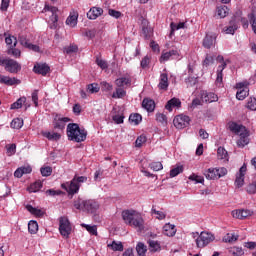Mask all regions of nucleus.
I'll return each mask as SVG.
<instances>
[{
	"label": "nucleus",
	"instance_id": "f257e3e1",
	"mask_svg": "<svg viewBox=\"0 0 256 256\" xmlns=\"http://www.w3.org/2000/svg\"><path fill=\"white\" fill-rule=\"evenodd\" d=\"M122 219L125 225L136 229L140 233L145 229V220L143 219V215H141L140 212H137V210H124L122 212Z\"/></svg>",
	"mask_w": 256,
	"mask_h": 256
},
{
	"label": "nucleus",
	"instance_id": "f03ea898",
	"mask_svg": "<svg viewBox=\"0 0 256 256\" xmlns=\"http://www.w3.org/2000/svg\"><path fill=\"white\" fill-rule=\"evenodd\" d=\"M229 129L232 133L239 136L237 140L238 147H245V145H249V130L241 124H237L235 122H231L229 124Z\"/></svg>",
	"mask_w": 256,
	"mask_h": 256
},
{
	"label": "nucleus",
	"instance_id": "7ed1b4c3",
	"mask_svg": "<svg viewBox=\"0 0 256 256\" xmlns=\"http://www.w3.org/2000/svg\"><path fill=\"white\" fill-rule=\"evenodd\" d=\"M67 137L69 141L82 143L87 139V130L81 129L77 123H70L67 126Z\"/></svg>",
	"mask_w": 256,
	"mask_h": 256
},
{
	"label": "nucleus",
	"instance_id": "20e7f679",
	"mask_svg": "<svg viewBox=\"0 0 256 256\" xmlns=\"http://www.w3.org/2000/svg\"><path fill=\"white\" fill-rule=\"evenodd\" d=\"M87 181V176L75 175L70 182H65L61 184L62 189L67 191L68 195H77L79 189H81V183Z\"/></svg>",
	"mask_w": 256,
	"mask_h": 256
},
{
	"label": "nucleus",
	"instance_id": "39448f33",
	"mask_svg": "<svg viewBox=\"0 0 256 256\" xmlns=\"http://www.w3.org/2000/svg\"><path fill=\"white\" fill-rule=\"evenodd\" d=\"M75 209L79 211H86L87 213H96L100 205L97 200H81L74 201Z\"/></svg>",
	"mask_w": 256,
	"mask_h": 256
},
{
	"label": "nucleus",
	"instance_id": "423d86ee",
	"mask_svg": "<svg viewBox=\"0 0 256 256\" xmlns=\"http://www.w3.org/2000/svg\"><path fill=\"white\" fill-rule=\"evenodd\" d=\"M0 66L5 67V70L8 71L9 73H19L21 71V65L9 58H4L0 56Z\"/></svg>",
	"mask_w": 256,
	"mask_h": 256
},
{
	"label": "nucleus",
	"instance_id": "0eeeda50",
	"mask_svg": "<svg viewBox=\"0 0 256 256\" xmlns=\"http://www.w3.org/2000/svg\"><path fill=\"white\" fill-rule=\"evenodd\" d=\"M215 241V235L211 232L203 231L196 239V245L198 249H203V247H207L209 243H213Z\"/></svg>",
	"mask_w": 256,
	"mask_h": 256
},
{
	"label": "nucleus",
	"instance_id": "6e6552de",
	"mask_svg": "<svg viewBox=\"0 0 256 256\" xmlns=\"http://www.w3.org/2000/svg\"><path fill=\"white\" fill-rule=\"evenodd\" d=\"M227 174V168L221 167V168H209L204 172V175L206 179H221V177H225Z\"/></svg>",
	"mask_w": 256,
	"mask_h": 256
},
{
	"label": "nucleus",
	"instance_id": "1a4fd4ad",
	"mask_svg": "<svg viewBox=\"0 0 256 256\" xmlns=\"http://www.w3.org/2000/svg\"><path fill=\"white\" fill-rule=\"evenodd\" d=\"M236 89H238L236 93V99L239 101H243L246 97L249 96V82L243 81L240 83H236Z\"/></svg>",
	"mask_w": 256,
	"mask_h": 256
},
{
	"label": "nucleus",
	"instance_id": "9d476101",
	"mask_svg": "<svg viewBox=\"0 0 256 256\" xmlns=\"http://www.w3.org/2000/svg\"><path fill=\"white\" fill-rule=\"evenodd\" d=\"M43 12L52 13L50 17V21H51L50 29H57V22L59 21V16L57 15V13H59V9L55 6L45 5Z\"/></svg>",
	"mask_w": 256,
	"mask_h": 256
},
{
	"label": "nucleus",
	"instance_id": "9b49d317",
	"mask_svg": "<svg viewBox=\"0 0 256 256\" xmlns=\"http://www.w3.org/2000/svg\"><path fill=\"white\" fill-rule=\"evenodd\" d=\"M59 231L62 237H69L71 235V223L67 217H61L59 220Z\"/></svg>",
	"mask_w": 256,
	"mask_h": 256
},
{
	"label": "nucleus",
	"instance_id": "f8f14e48",
	"mask_svg": "<svg viewBox=\"0 0 256 256\" xmlns=\"http://www.w3.org/2000/svg\"><path fill=\"white\" fill-rule=\"evenodd\" d=\"M174 127L176 129H185V127H189V123H191V118L185 114L177 115L174 120Z\"/></svg>",
	"mask_w": 256,
	"mask_h": 256
},
{
	"label": "nucleus",
	"instance_id": "ddd939ff",
	"mask_svg": "<svg viewBox=\"0 0 256 256\" xmlns=\"http://www.w3.org/2000/svg\"><path fill=\"white\" fill-rule=\"evenodd\" d=\"M247 173V164H243L239 172L236 174L235 186L241 188L245 185V174Z\"/></svg>",
	"mask_w": 256,
	"mask_h": 256
},
{
	"label": "nucleus",
	"instance_id": "4468645a",
	"mask_svg": "<svg viewBox=\"0 0 256 256\" xmlns=\"http://www.w3.org/2000/svg\"><path fill=\"white\" fill-rule=\"evenodd\" d=\"M132 78L131 75L126 74L120 78H117L115 80V85L116 87H122V89H127L128 87H131V83H132Z\"/></svg>",
	"mask_w": 256,
	"mask_h": 256
},
{
	"label": "nucleus",
	"instance_id": "2eb2a0df",
	"mask_svg": "<svg viewBox=\"0 0 256 256\" xmlns=\"http://www.w3.org/2000/svg\"><path fill=\"white\" fill-rule=\"evenodd\" d=\"M231 215L234 219H247L253 215V211L247 209H237L231 212Z\"/></svg>",
	"mask_w": 256,
	"mask_h": 256
},
{
	"label": "nucleus",
	"instance_id": "dca6fc26",
	"mask_svg": "<svg viewBox=\"0 0 256 256\" xmlns=\"http://www.w3.org/2000/svg\"><path fill=\"white\" fill-rule=\"evenodd\" d=\"M69 121H71L69 117H61L59 115H56L54 129H57L58 131H63Z\"/></svg>",
	"mask_w": 256,
	"mask_h": 256
},
{
	"label": "nucleus",
	"instance_id": "f3484780",
	"mask_svg": "<svg viewBox=\"0 0 256 256\" xmlns=\"http://www.w3.org/2000/svg\"><path fill=\"white\" fill-rule=\"evenodd\" d=\"M201 99L202 103H215V101H219L217 94L207 91L201 92Z\"/></svg>",
	"mask_w": 256,
	"mask_h": 256
},
{
	"label": "nucleus",
	"instance_id": "a211bd4d",
	"mask_svg": "<svg viewBox=\"0 0 256 256\" xmlns=\"http://www.w3.org/2000/svg\"><path fill=\"white\" fill-rule=\"evenodd\" d=\"M169 59H179V50L171 49L167 52H162L160 61H169Z\"/></svg>",
	"mask_w": 256,
	"mask_h": 256
},
{
	"label": "nucleus",
	"instance_id": "6ab92c4d",
	"mask_svg": "<svg viewBox=\"0 0 256 256\" xmlns=\"http://www.w3.org/2000/svg\"><path fill=\"white\" fill-rule=\"evenodd\" d=\"M180 107H181V100L179 98H172L165 105V109L170 113L171 111H173V109L175 108L180 109Z\"/></svg>",
	"mask_w": 256,
	"mask_h": 256
},
{
	"label": "nucleus",
	"instance_id": "aec40b11",
	"mask_svg": "<svg viewBox=\"0 0 256 256\" xmlns=\"http://www.w3.org/2000/svg\"><path fill=\"white\" fill-rule=\"evenodd\" d=\"M169 88V77L167 76V73H162L160 75L158 89L161 91H167Z\"/></svg>",
	"mask_w": 256,
	"mask_h": 256
},
{
	"label": "nucleus",
	"instance_id": "412c9836",
	"mask_svg": "<svg viewBox=\"0 0 256 256\" xmlns=\"http://www.w3.org/2000/svg\"><path fill=\"white\" fill-rule=\"evenodd\" d=\"M103 15V8L99 7H92L88 12H87V17L91 20L97 19V17H101Z\"/></svg>",
	"mask_w": 256,
	"mask_h": 256
},
{
	"label": "nucleus",
	"instance_id": "4be33fe9",
	"mask_svg": "<svg viewBox=\"0 0 256 256\" xmlns=\"http://www.w3.org/2000/svg\"><path fill=\"white\" fill-rule=\"evenodd\" d=\"M34 73H37L38 75H47L49 73L50 68L47 64H35L33 68Z\"/></svg>",
	"mask_w": 256,
	"mask_h": 256
},
{
	"label": "nucleus",
	"instance_id": "5701e85b",
	"mask_svg": "<svg viewBox=\"0 0 256 256\" xmlns=\"http://www.w3.org/2000/svg\"><path fill=\"white\" fill-rule=\"evenodd\" d=\"M162 233L166 235V237H174L175 233H177V229L175 225L168 223L164 225Z\"/></svg>",
	"mask_w": 256,
	"mask_h": 256
},
{
	"label": "nucleus",
	"instance_id": "b1692460",
	"mask_svg": "<svg viewBox=\"0 0 256 256\" xmlns=\"http://www.w3.org/2000/svg\"><path fill=\"white\" fill-rule=\"evenodd\" d=\"M237 29H239L237 21L231 20L229 26L223 28V32L226 33V35H233Z\"/></svg>",
	"mask_w": 256,
	"mask_h": 256
},
{
	"label": "nucleus",
	"instance_id": "393cba45",
	"mask_svg": "<svg viewBox=\"0 0 256 256\" xmlns=\"http://www.w3.org/2000/svg\"><path fill=\"white\" fill-rule=\"evenodd\" d=\"M77 19H79V13L75 11L71 12L68 18L66 19V25H69V27H76Z\"/></svg>",
	"mask_w": 256,
	"mask_h": 256
},
{
	"label": "nucleus",
	"instance_id": "a878e982",
	"mask_svg": "<svg viewBox=\"0 0 256 256\" xmlns=\"http://www.w3.org/2000/svg\"><path fill=\"white\" fill-rule=\"evenodd\" d=\"M142 107L146 109L149 113H152V111H155V101L149 98H145L142 101Z\"/></svg>",
	"mask_w": 256,
	"mask_h": 256
},
{
	"label": "nucleus",
	"instance_id": "bb28decb",
	"mask_svg": "<svg viewBox=\"0 0 256 256\" xmlns=\"http://www.w3.org/2000/svg\"><path fill=\"white\" fill-rule=\"evenodd\" d=\"M147 244L151 253H157V251H161V243H159V241L149 239Z\"/></svg>",
	"mask_w": 256,
	"mask_h": 256
},
{
	"label": "nucleus",
	"instance_id": "cd10ccee",
	"mask_svg": "<svg viewBox=\"0 0 256 256\" xmlns=\"http://www.w3.org/2000/svg\"><path fill=\"white\" fill-rule=\"evenodd\" d=\"M215 39V36L207 34L203 40V47H205V49H211L213 45H215Z\"/></svg>",
	"mask_w": 256,
	"mask_h": 256
},
{
	"label": "nucleus",
	"instance_id": "c85d7f7f",
	"mask_svg": "<svg viewBox=\"0 0 256 256\" xmlns=\"http://www.w3.org/2000/svg\"><path fill=\"white\" fill-rule=\"evenodd\" d=\"M127 95V91L123 87H116L115 92L112 94V99H123Z\"/></svg>",
	"mask_w": 256,
	"mask_h": 256
},
{
	"label": "nucleus",
	"instance_id": "c756f323",
	"mask_svg": "<svg viewBox=\"0 0 256 256\" xmlns=\"http://www.w3.org/2000/svg\"><path fill=\"white\" fill-rule=\"evenodd\" d=\"M217 16L220 17V19H225L227 15H229V7L227 6H218L216 8Z\"/></svg>",
	"mask_w": 256,
	"mask_h": 256
},
{
	"label": "nucleus",
	"instance_id": "7c9ffc66",
	"mask_svg": "<svg viewBox=\"0 0 256 256\" xmlns=\"http://www.w3.org/2000/svg\"><path fill=\"white\" fill-rule=\"evenodd\" d=\"M151 213L155 219H158L159 221H163V219L167 217V214L163 210H157L155 206L152 207Z\"/></svg>",
	"mask_w": 256,
	"mask_h": 256
},
{
	"label": "nucleus",
	"instance_id": "2f4dec72",
	"mask_svg": "<svg viewBox=\"0 0 256 256\" xmlns=\"http://www.w3.org/2000/svg\"><path fill=\"white\" fill-rule=\"evenodd\" d=\"M42 135L49 139V141H59L61 139V133L59 132H43Z\"/></svg>",
	"mask_w": 256,
	"mask_h": 256
},
{
	"label": "nucleus",
	"instance_id": "473e14b6",
	"mask_svg": "<svg viewBox=\"0 0 256 256\" xmlns=\"http://www.w3.org/2000/svg\"><path fill=\"white\" fill-rule=\"evenodd\" d=\"M26 209L27 211H29V213H31L35 217H43V215H45V212L43 210L37 209L31 205H27Z\"/></svg>",
	"mask_w": 256,
	"mask_h": 256
},
{
	"label": "nucleus",
	"instance_id": "72a5a7b5",
	"mask_svg": "<svg viewBox=\"0 0 256 256\" xmlns=\"http://www.w3.org/2000/svg\"><path fill=\"white\" fill-rule=\"evenodd\" d=\"M0 83H3L4 85H16L17 79L11 78L9 76L0 75Z\"/></svg>",
	"mask_w": 256,
	"mask_h": 256
},
{
	"label": "nucleus",
	"instance_id": "f704fd0d",
	"mask_svg": "<svg viewBox=\"0 0 256 256\" xmlns=\"http://www.w3.org/2000/svg\"><path fill=\"white\" fill-rule=\"evenodd\" d=\"M216 61L220 63L218 66V72L223 73V70L227 67V63H229V60H225V58L221 55H218L216 58Z\"/></svg>",
	"mask_w": 256,
	"mask_h": 256
},
{
	"label": "nucleus",
	"instance_id": "c9c22d12",
	"mask_svg": "<svg viewBox=\"0 0 256 256\" xmlns=\"http://www.w3.org/2000/svg\"><path fill=\"white\" fill-rule=\"evenodd\" d=\"M41 187H43V182H41V180H38L28 187V191L29 193H37V191L41 190Z\"/></svg>",
	"mask_w": 256,
	"mask_h": 256
},
{
	"label": "nucleus",
	"instance_id": "e433bc0d",
	"mask_svg": "<svg viewBox=\"0 0 256 256\" xmlns=\"http://www.w3.org/2000/svg\"><path fill=\"white\" fill-rule=\"evenodd\" d=\"M136 251H137L138 256H146L147 255V246H145L144 243L139 242L136 245Z\"/></svg>",
	"mask_w": 256,
	"mask_h": 256
},
{
	"label": "nucleus",
	"instance_id": "4c0bfd02",
	"mask_svg": "<svg viewBox=\"0 0 256 256\" xmlns=\"http://www.w3.org/2000/svg\"><path fill=\"white\" fill-rule=\"evenodd\" d=\"M130 123L134 125H139L141 121H143V117L139 113H134L129 116Z\"/></svg>",
	"mask_w": 256,
	"mask_h": 256
},
{
	"label": "nucleus",
	"instance_id": "58836bf2",
	"mask_svg": "<svg viewBox=\"0 0 256 256\" xmlns=\"http://www.w3.org/2000/svg\"><path fill=\"white\" fill-rule=\"evenodd\" d=\"M16 46H10L7 50L8 55H12L15 59H19L21 57V50L15 48Z\"/></svg>",
	"mask_w": 256,
	"mask_h": 256
},
{
	"label": "nucleus",
	"instance_id": "ea45409f",
	"mask_svg": "<svg viewBox=\"0 0 256 256\" xmlns=\"http://www.w3.org/2000/svg\"><path fill=\"white\" fill-rule=\"evenodd\" d=\"M217 157L218 159H224V161H229V154L227 153V150L223 147H219L217 150Z\"/></svg>",
	"mask_w": 256,
	"mask_h": 256
},
{
	"label": "nucleus",
	"instance_id": "a19ab883",
	"mask_svg": "<svg viewBox=\"0 0 256 256\" xmlns=\"http://www.w3.org/2000/svg\"><path fill=\"white\" fill-rule=\"evenodd\" d=\"M170 27H171L170 35H174L175 31H179V29H185V22H180L178 24L175 22H172L170 24Z\"/></svg>",
	"mask_w": 256,
	"mask_h": 256
},
{
	"label": "nucleus",
	"instance_id": "79ce46f5",
	"mask_svg": "<svg viewBox=\"0 0 256 256\" xmlns=\"http://www.w3.org/2000/svg\"><path fill=\"white\" fill-rule=\"evenodd\" d=\"M28 231L31 235H35V233L39 231V224H37V221L32 220L28 223Z\"/></svg>",
	"mask_w": 256,
	"mask_h": 256
},
{
	"label": "nucleus",
	"instance_id": "37998d69",
	"mask_svg": "<svg viewBox=\"0 0 256 256\" xmlns=\"http://www.w3.org/2000/svg\"><path fill=\"white\" fill-rule=\"evenodd\" d=\"M27 101L26 97L19 98L16 102L11 104L10 109H21L23 107V104H25Z\"/></svg>",
	"mask_w": 256,
	"mask_h": 256
},
{
	"label": "nucleus",
	"instance_id": "c03bdc74",
	"mask_svg": "<svg viewBox=\"0 0 256 256\" xmlns=\"http://www.w3.org/2000/svg\"><path fill=\"white\" fill-rule=\"evenodd\" d=\"M12 129H21L23 127V119L21 118H14L10 124Z\"/></svg>",
	"mask_w": 256,
	"mask_h": 256
},
{
	"label": "nucleus",
	"instance_id": "a18cd8bd",
	"mask_svg": "<svg viewBox=\"0 0 256 256\" xmlns=\"http://www.w3.org/2000/svg\"><path fill=\"white\" fill-rule=\"evenodd\" d=\"M18 41L20 45H22V47H25V49H27V47L31 44L29 42V39H27V35L25 34H20L18 37Z\"/></svg>",
	"mask_w": 256,
	"mask_h": 256
},
{
	"label": "nucleus",
	"instance_id": "49530a36",
	"mask_svg": "<svg viewBox=\"0 0 256 256\" xmlns=\"http://www.w3.org/2000/svg\"><path fill=\"white\" fill-rule=\"evenodd\" d=\"M108 247L112 251H123V244L121 242L113 241L111 244H108Z\"/></svg>",
	"mask_w": 256,
	"mask_h": 256
},
{
	"label": "nucleus",
	"instance_id": "de8ad7c7",
	"mask_svg": "<svg viewBox=\"0 0 256 256\" xmlns=\"http://www.w3.org/2000/svg\"><path fill=\"white\" fill-rule=\"evenodd\" d=\"M5 43L10 47H17V38L15 36L8 35L5 38Z\"/></svg>",
	"mask_w": 256,
	"mask_h": 256
},
{
	"label": "nucleus",
	"instance_id": "09e8293b",
	"mask_svg": "<svg viewBox=\"0 0 256 256\" xmlns=\"http://www.w3.org/2000/svg\"><path fill=\"white\" fill-rule=\"evenodd\" d=\"M237 239L238 237L233 233H228L223 237L224 243H234V241H237Z\"/></svg>",
	"mask_w": 256,
	"mask_h": 256
},
{
	"label": "nucleus",
	"instance_id": "8fccbe9b",
	"mask_svg": "<svg viewBox=\"0 0 256 256\" xmlns=\"http://www.w3.org/2000/svg\"><path fill=\"white\" fill-rule=\"evenodd\" d=\"M82 227H84V229H86V231H88V233H90V235H96L97 236V226L93 225H88V224H82Z\"/></svg>",
	"mask_w": 256,
	"mask_h": 256
},
{
	"label": "nucleus",
	"instance_id": "3c124183",
	"mask_svg": "<svg viewBox=\"0 0 256 256\" xmlns=\"http://www.w3.org/2000/svg\"><path fill=\"white\" fill-rule=\"evenodd\" d=\"M6 149H7V155L8 157H11L12 155H15L16 151H17V145L15 144H8L6 145Z\"/></svg>",
	"mask_w": 256,
	"mask_h": 256
},
{
	"label": "nucleus",
	"instance_id": "603ef678",
	"mask_svg": "<svg viewBox=\"0 0 256 256\" xmlns=\"http://www.w3.org/2000/svg\"><path fill=\"white\" fill-rule=\"evenodd\" d=\"M40 172L43 177H49L53 173V168L51 166H45L40 169Z\"/></svg>",
	"mask_w": 256,
	"mask_h": 256
},
{
	"label": "nucleus",
	"instance_id": "864d4df0",
	"mask_svg": "<svg viewBox=\"0 0 256 256\" xmlns=\"http://www.w3.org/2000/svg\"><path fill=\"white\" fill-rule=\"evenodd\" d=\"M180 173H183V166H176L170 170V177H177Z\"/></svg>",
	"mask_w": 256,
	"mask_h": 256
},
{
	"label": "nucleus",
	"instance_id": "5fc2aeb1",
	"mask_svg": "<svg viewBox=\"0 0 256 256\" xmlns=\"http://www.w3.org/2000/svg\"><path fill=\"white\" fill-rule=\"evenodd\" d=\"M156 121L158 123H161V125H167V115L163 113H157L156 114Z\"/></svg>",
	"mask_w": 256,
	"mask_h": 256
},
{
	"label": "nucleus",
	"instance_id": "6e6d98bb",
	"mask_svg": "<svg viewBox=\"0 0 256 256\" xmlns=\"http://www.w3.org/2000/svg\"><path fill=\"white\" fill-rule=\"evenodd\" d=\"M145 143H147V136L145 135H140L135 141L136 147H143Z\"/></svg>",
	"mask_w": 256,
	"mask_h": 256
},
{
	"label": "nucleus",
	"instance_id": "4d7b16f0",
	"mask_svg": "<svg viewBox=\"0 0 256 256\" xmlns=\"http://www.w3.org/2000/svg\"><path fill=\"white\" fill-rule=\"evenodd\" d=\"M247 193L249 195H255L256 193V180L252 181L247 187H246Z\"/></svg>",
	"mask_w": 256,
	"mask_h": 256
},
{
	"label": "nucleus",
	"instance_id": "13d9d810",
	"mask_svg": "<svg viewBox=\"0 0 256 256\" xmlns=\"http://www.w3.org/2000/svg\"><path fill=\"white\" fill-rule=\"evenodd\" d=\"M229 253L234 256H241V255H243L244 252H243L242 248L234 246V247L230 248Z\"/></svg>",
	"mask_w": 256,
	"mask_h": 256
},
{
	"label": "nucleus",
	"instance_id": "bf43d9fd",
	"mask_svg": "<svg viewBox=\"0 0 256 256\" xmlns=\"http://www.w3.org/2000/svg\"><path fill=\"white\" fill-rule=\"evenodd\" d=\"M150 169L152 171H161L163 170V164L161 162H152L149 164Z\"/></svg>",
	"mask_w": 256,
	"mask_h": 256
},
{
	"label": "nucleus",
	"instance_id": "052dcab7",
	"mask_svg": "<svg viewBox=\"0 0 256 256\" xmlns=\"http://www.w3.org/2000/svg\"><path fill=\"white\" fill-rule=\"evenodd\" d=\"M246 107L250 109V111H256V99L249 98Z\"/></svg>",
	"mask_w": 256,
	"mask_h": 256
},
{
	"label": "nucleus",
	"instance_id": "680f3d73",
	"mask_svg": "<svg viewBox=\"0 0 256 256\" xmlns=\"http://www.w3.org/2000/svg\"><path fill=\"white\" fill-rule=\"evenodd\" d=\"M190 181H195V183H203L205 181V178L203 176H199L197 174H192L188 178Z\"/></svg>",
	"mask_w": 256,
	"mask_h": 256
},
{
	"label": "nucleus",
	"instance_id": "e2e57ef3",
	"mask_svg": "<svg viewBox=\"0 0 256 256\" xmlns=\"http://www.w3.org/2000/svg\"><path fill=\"white\" fill-rule=\"evenodd\" d=\"M249 19H250V23H251V26H252V29H253V31H254V33H255V35H256V15H255V13H251V14H249Z\"/></svg>",
	"mask_w": 256,
	"mask_h": 256
},
{
	"label": "nucleus",
	"instance_id": "0e129e2a",
	"mask_svg": "<svg viewBox=\"0 0 256 256\" xmlns=\"http://www.w3.org/2000/svg\"><path fill=\"white\" fill-rule=\"evenodd\" d=\"M88 93H99V85L98 84H90L87 86Z\"/></svg>",
	"mask_w": 256,
	"mask_h": 256
},
{
	"label": "nucleus",
	"instance_id": "69168bd1",
	"mask_svg": "<svg viewBox=\"0 0 256 256\" xmlns=\"http://www.w3.org/2000/svg\"><path fill=\"white\" fill-rule=\"evenodd\" d=\"M96 64L98 67H100V69H107V67H109L107 62L101 58H96Z\"/></svg>",
	"mask_w": 256,
	"mask_h": 256
},
{
	"label": "nucleus",
	"instance_id": "338daca9",
	"mask_svg": "<svg viewBox=\"0 0 256 256\" xmlns=\"http://www.w3.org/2000/svg\"><path fill=\"white\" fill-rule=\"evenodd\" d=\"M101 89L102 91H113V85L103 81L101 82Z\"/></svg>",
	"mask_w": 256,
	"mask_h": 256
},
{
	"label": "nucleus",
	"instance_id": "774afa93",
	"mask_svg": "<svg viewBox=\"0 0 256 256\" xmlns=\"http://www.w3.org/2000/svg\"><path fill=\"white\" fill-rule=\"evenodd\" d=\"M216 85L217 87H223V72L217 71Z\"/></svg>",
	"mask_w": 256,
	"mask_h": 256
}]
</instances>
